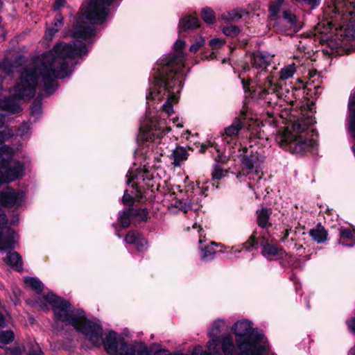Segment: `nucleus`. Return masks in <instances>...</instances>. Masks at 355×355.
<instances>
[{"label":"nucleus","instance_id":"48","mask_svg":"<svg viewBox=\"0 0 355 355\" xmlns=\"http://www.w3.org/2000/svg\"><path fill=\"white\" fill-rule=\"evenodd\" d=\"M346 324H347L349 329L352 332L355 333V317L352 318L350 320H347Z\"/></svg>","mask_w":355,"mask_h":355},{"label":"nucleus","instance_id":"4","mask_svg":"<svg viewBox=\"0 0 355 355\" xmlns=\"http://www.w3.org/2000/svg\"><path fill=\"white\" fill-rule=\"evenodd\" d=\"M298 86L292 87L293 97L290 100V116L293 118L290 130V153L302 155L315 144L309 128L315 123L314 103L306 96V88L302 80L297 78Z\"/></svg>","mask_w":355,"mask_h":355},{"label":"nucleus","instance_id":"41","mask_svg":"<svg viewBox=\"0 0 355 355\" xmlns=\"http://www.w3.org/2000/svg\"><path fill=\"white\" fill-rule=\"evenodd\" d=\"M139 235H140V234L137 231H135V230L129 231L125 237V241L127 243H134V241L136 239H137V236H139Z\"/></svg>","mask_w":355,"mask_h":355},{"label":"nucleus","instance_id":"52","mask_svg":"<svg viewBox=\"0 0 355 355\" xmlns=\"http://www.w3.org/2000/svg\"><path fill=\"white\" fill-rule=\"evenodd\" d=\"M348 355H355V345L350 349Z\"/></svg>","mask_w":355,"mask_h":355},{"label":"nucleus","instance_id":"33","mask_svg":"<svg viewBox=\"0 0 355 355\" xmlns=\"http://www.w3.org/2000/svg\"><path fill=\"white\" fill-rule=\"evenodd\" d=\"M340 236L341 239L355 241V230L341 227L340 229Z\"/></svg>","mask_w":355,"mask_h":355},{"label":"nucleus","instance_id":"60","mask_svg":"<svg viewBox=\"0 0 355 355\" xmlns=\"http://www.w3.org/2000/svg\"><path fill=\"white\" fill-rule=\"evenodd\" d=\"M210 57H211V59H213V58H214V53H212V54L210 55Z\"/></svg>","mask_w":355,"mask_h":355},{"label":"nucleus","instance_id":"16","mask_svg":"<svg viewBox=\"0 0 355 355\" xmlns=\"http://www.w3.org/2000/svg\"><path fill=\"white\" fill-rule=\"evenodd\" d=\"M306 62H309L307 58H294L293 62L290 64V77L294 73L304 74L306 72V67H304Z\"/></svg>","mask_w":355,"mask_h":355},{"label":"nucleus","instance_id":"13","mask_svg":"<svg viewBox=\"0 0 355 355\" xmlns=\"http://www.w3.org/2000/svg\"><path fill=\"white\" fill-rule=\"evenodd\" d=\"M272 210L265 207L257 211V223L259 227L267 228L268 227L271 226V223L269 222Z\"/></svg>","mask_w":355,"mask_h":355},{"label":"nucleus","instance_id":"40","mask_svg":"<svg viewBox=\"0 0 355 355\" xmlns=\"http://www.w3.org/2000/svg\"><path fill=\"white\" fill-rule=\"evenodd\" d=\"M24 349V347H21L19 346L8 347L6 349V355H22Z\"/></svg>","mask_w":355,"mask_h":355},{"label":"nucleus","instance_id":"32","mask_svg":"<svg viewBox=\"0 0 355 355\" xmlns=\"http://www.w3.org/2000/svg\"><path fill=\"white\" fill-rule=\"evenodd\" d=\"M227 173V171L224 170L220 166L216 164L214 166V169L211 173L212 178L214 180H218L225 176Z\"/></svg>","mask_w":355,"mask_h":355},{"label":"nucleus","instance_id":"9","mask_svg":"<svg viewBox=\"0 0 355 355\" xmlns=\"http://www.w3.org/2000/svg\"><path fill=\"white\" fill-rule=\"evenodd\" d=\"M259 243L262 247V254L269 259H278L286 255V252L277 246L275 241L267 232L263 233L258 241L257 232H254L249 239L243 243V248L246 250H251L252 248H257Z\"/></svg>","mask_w":355,"mask_h":355},{"label":"nucleus","instance_id":"19","mask_svg":"<svg viewBox=\"0 0 355 355\" xmlns=\"http://www.w3.org/2000/svg\"><path fill=\"white\" fill-rule=\"evenodd\" d=\"M312 239L318 243H323L327 240V232L320 224L311 229L309 232Z\"/></svg>","mask_w":355,"mask_h":355},{"label":"nucleus","instance_id":"56","mask_svg":"<svg viewBox=\"0 0 355 355\" xmlns=\"http://www.w3.org/2000/svg\"><path fill=\"white\" fill-rule=\"evenodd\" d=\"M284 16L285 18H288V12L287 11H285L284 12Z\"/></svg>","mask_w":355,"mask_h":355},{"label":"nucleus","instance_id":"14","mask_svg":"<svg viewBox=\"0 0 355 355\" xmlns=\"http://www.w3.org/2000/svg\"><path fill=\"white\" fill-rule=\"evenodd\" d=\"M0 109L13 114L17 113L21 110V107L17 103L15 98L10 96L0 98Z\"/></svg>","mask_w":355,"mask_h":355},{"label":"nucleus","instance_id":"7","mask_svg":"<svg viewBox=\"0 0 355 355\" xmlns=\"http://www.w3.org/2000/svg\"><path fill=\"white\" fill-rule=\"evenodd\" d=\"M171 128L167 125L165 119H148L140 127V138L149 142L148 148L154 154V159L159 157L168 151L167 139L164 137Z\"/></svg>","mask_w":355,"mask_h":355},{"label":"nucleus","instance_id":"35","mask_svg":"<svg viewBox=\"0 0 355 355\" xmlns=\"http://www.w3.org/2000/svg\"><path fill=\"white\" fill-rule=\"evenodd\" d=\"M145 173H146L145 171H143L139 170V169L137 170V173L135 175L134 174L132 171H128V173L127 175V176L128 177V184L130 182L134 181L135 179H136L137 180H139V179L144 180V179H145L144 174Z\"/></svg>","mask_w":355,"mask_h":355},{"label":"nucleus","instance_id":"8","mask_svg":"<svg viewBox=\"0 0 355 355\" xmlns=\"http://www.w3.org/2000/svg\"><path fill=\"white\" fill-rule=\"evenodd\" d=\"M25 199L24 191L6 187L0 190V208L17 209L21 207ZM8 223L7 216L3 210L0 209V230H3ZM14 242L10 237L3 238L0 231V250L14 248Z\"/></svg>","mask_w":355,"mask_h":355},{"label":"nucleus","instance_id":"23","mask_svg":"<svg viewBox=\"0 0 355 355\" xmlns=\"http://www.w3.org/2000/svg\"><path fill=\"white\" fill-rule=\"evenodd\" d=\"M214 246H217L215 242H211L210 245L202 248L201 259L205 261L211 260L214 258L216 250Z\"/></svg>","mask_w":355,"mask_h":355},{"label":"nucleus","instance_id":"42","mask_svg":"<svg viewBox=\"0 0 355 355\" xmlns=\"http://www.w3.org/2000/svg\"><path fill=\"white\" fill-rule=\"evenodd\" d=\"M225 44L223 40L219 38H214L210 40L209 45L213 49H218L222 47Z\"/></svg>","mask_w":355,"mask_h":355},{"label":"nucleus","instance_id":"59","mask_svg":"<svg viewBox=\"0 0 355 355\" xmlns=\"http://www.w3.org/2000/svg\"><path fill=\"white\" fill-rule=\"evenodd\" d=\"M2 5H3V2L1 0H0V8H1Z\"/></svg>","mask_w":355,"mask_h":355},{"label":"nucleus","instance_id":"17","mask_svg":"<svg viewBox=\"0 0 355 355\" xmlns=\"http://www.w3.org/2000/svg\"><path fill=\"white\" fill-rule=\"evenodd\" d=\"M275 141L282 149L287 150L288 148V127L285 125L278 130L275 135Z\"/></svg>","mask_w":355,"mask_h":355},{"label":"nucleus","instance_id":"44","mask_svg":"<svg viewBox=\"0 0 355 355\" xmlns=\"http://www.w3.org/2000/svg\"><path fill=\"white\" fill-rule=\"evenodd\" d=\"M299 3H306L312 8L318 7L320 3V0H296Z\"/></svg>","mask_w":355,"mask_h":355},{"label":"nucleus","instance_id":"43","mask_svg":"<svg viewBox=\"0 0 355 355\" xmlns=\"http://www.w3.org/2000/svg\"><path fill=\"white\" fill-rule=\"evenodd\" d=\"M204 40L200 37L198 39L194 44L190 46V51L192 53L197 52L199 49L204 44Z\"/></svg>","mask_w":355,"mask_h":355},{"label":"nucleus","instance_id":"53","mask_svg":"<svg viewBox=\"0 0 355 355\" xmlns=\"http://www.w3.org/2000/svg\"><path fill=\"white\" fill-rule=\"evenodd\" d=\"M295 248H296V250L297 251H302V250H303L302 245H300L299 248H298V247H297V245L295 244ZM298 254H299L300 256L302 255V253H300V252H299Z\"/></svg>","mask_w":355,"mask_h":355},{"label":"nucleus","instance_id":"2","mask_svg":"<svg viewBox=\"0 0 355 355\" xmlns=\"http://www.w3.org/2000/svg\"><path fill=\"white\" fill-rule=\"evenodd\" d=\"M185 42L178 40L174 44L173 53L161 60L155 69V85L146 95L147 101H167L162 105V110L168 116L173 113V106L178 102V94L184 80L185 55L182 50Z\"/></svg>","mask_w":355,"mask_h":355},{"label":"nucleus","instance_id":"24","mask_svg":"<svg viewBox=\"0 0 355 355\" xmlns=\"http://www.w3.org/2000/svg\"><path fill=\"white\" fill-rule=\"evenodd\" d=\"M133 216L131 209H128L126 211H123L119 218L121 225L123 228L128 227L130 225L131 221L134 220Z\"/></svg>","mask_w":355,"mask_h":355},{"label":"nucleus","instance_id":"21","mask_svg":"<svg viewBox=\"0 0 355 355\" xmlns=\"http://www.w3.org/2000/svg\"><path fill=\"white\" fill-rule=\"evenodd\" d=\"M188 155V153L184 148L182 146L176 147L172 153L173 164L175 166H180L182 162L187 159Z\"/></svg>","mask_w":355,"mask_h":355},{"label":"nucleus","instance_id":"36","mask_svg":"<svg viewBox=\"0 0 355 355\" xmlns=\"http://www.w3.org/2000/svg\"><path fill=\"white\" fill-rule=\"evenodd\" d=\"M0 69L6 74H10L13 71V67L11 62L8 59L5 58L0 63Z\"/></svg>","mask_w":355,"mask_h":355},{"label":"nucleus","instance_id":"31","mask_svg":"<svg viewBox=\"0 0 355 355\" xmlns=\"http://www.w3.org/2000/svg\"><path fill=\"white\" fill-rule=\"evenodd\" d=\"M31 114L32 116L39 117L42 114V103L39 99H35L31 107Z\"/></svg>","mask_w":355,"mask_h":355},{"label":"nucleus","instance_id":"12","mask_svg":"<svg viewBox=\"0 0 355 355\" xmlns=\"http://www.w3.org/2000/svg\"><path fill=\"white\" fill-rule=\"evenodd\" d=\"M4 261L18 272L23 269L21 257L17 252H8L6 257L4 258Z\"/></svg>","mask_w":355,"mask_h":355},{"label":"nucleus","instance_id":"37","mask_svg":"<svg viewBox=\"0 0 355 355\" xmlns=\"http://www.w3.org/2000/svg\"><path fill=\"white\" fill-rule=\"evenodd\" d=\"M242 15L237 10H232L227 14H223L222 18L227 21H236L241 19Z\"/></svg>","mask_w":355,"mask_h":355},{"label":"nucleus","instance_id":"38","mask_svg":"<svg viewBox=\"0 0 355 355\" xmlns=\"http://www.w3.org/2000/svg\"><path fill=\"white\" fill-rule=\"evenodd\" d=\"M223 32L227 36L234 37L239 33L240 29L236 26H230L224 27Z\"/></svg>","mask_w":355,"mask_h":355},{"label":"nucleus","instance_id":"11","mask_svg":"<svg viewBox=\"0 0 355 355\" xmlns=\"http://www.w3.org/2000/svg\"><path fill=\"white\" fill-rule=\"evenodd\" d=\"M246 114L244 108L241 111L239 117H236L233 121L232 125L225 129L223 134V139L227 143L235 141L237 139L239 132L246 124Z\"/></svg>","mask_w":355,"mask_h":355},{"label":"nucleus","instance_id":"3","mask_svg":"<svg viewBox=\"0 0 355 355\" xmlns=\"http://www.w3.org/2000/svg\"><path fill=\"white\" fill-rule=\"evenodd\" d=\"M44 300L52 306L56 321L72 325L93 346L100 347L103 345L105 351L112 355H123V352L125 353L126 349L129 347L139 348L124 342L119 343L116 334L113 331L109 332L103 338L101 325L87 319L83 311L71 309V304L60 297L48 293L44 296Z\"/></svg>","mask_w":355,"mask_h":355},{"label":"nucleus","instance_id":"47","mask_svg":"<svg viewBox=\"0 0 355 355\" xmlns=\"http://www.w3.org/2000/svg\"><path fill=\"white\" fill-rule=\"evenodd\" d=\"M279 78L281 80L288 78V67H285L282 69Z\"/></svg>","mask_w":355,"mask_h":355},{"label":"nucleus","instance_id":"46","mask_svg":"<svg viewBox=\"0 0 355 355\" xmlns=\"http://www.w3.org/2000/svg\"><path fill=\"white\" fill-rule=\"evenodd\" d=\"M123 202L125 205H130L133 203V198L125 191L123 196Z\"/></svg>","mask_w":355,"mask_h":355},{"label":"nucleus","instance_id":"58","mask_svg":"<svg viewBox=\"0 0 355 355\" xmlns=\"http://www.w3.org/2000/svg\"><path fill=\"white\" fill-rule=\"evenodd\" d=\"M288 234V230L286 229L285 230V236H287Z\"/></svg>","mask_w":355,"mask_h":355},{"label":"nucleus","instance_id":"45","mask_svg":"<svg viewBox=\"0 0 355 355\" xmlns=\"http://www.w3.org/2000/svg\"><path fill=\"white\" fill-rule=\"evenodd\" d=\"M27 355H42V350L37 345H33Z\"/></svg>","mask_w":355,"mask_h":355},{"label":"nucleus","instance_id":"55","mask_svg":"<svg viewBox=\"0 0 355 355\" xmlns=\"http://www.w3.org/2000/svg\"><path fill=\"white\" fill-rule=\"evenodd\" d=\"M136 190H137V192L139 193V194H138V195L137 196V198H141L142 196H141V194L140 191H139L137 188H136Z\"/></svg>","mask_w":355,"mask_h":355},{"label":"nucleus","instance_id":"34","mask_svg":"<svg viewBox=\"0 0 355 355\" xmlns=\"http://www.w3.org/2000/svg\"><path fill=\"white\" fill-rule=\"evenodd\" d=\"M284 0H274L270 4L269 11L271 16H275L279 12Z\"/></svg>","mask_w":355,"mask_h":355},{"label":"nucleus","instance_id":"25","mask_svg":"<svg viewBox=\"0 0 355 355\" xmlns=\"http://www.w3.org/2000/svg\"><path fill=\"white\" fill-rule=\"evenodd\" d=\"M25 284L35 290L37 293H40L43 288V284L38 279L34 277H27L24 279Z\"/></svg>","mask_w":355,"mask_h":355},{"label":"nucleus","instance_id":"5","mask_svg":"<svg viewBox=\"0 0 355 355\" xmlns=\"http://www.w3.org/2000/svg\"><path fill=\"white\" fill-rule=\"evenodd\" d=\"M273 59V55L268 52L259 51L253 54L252 58V67L260 69L257 76V87L253 90L252 98L263 100L268 105L278 98H282L284 89L282 85L273 83V75L267 70ZM286 92L288 90L285 88Z\"/></svg>","mask_w":355,"mask_h":355},{"label":"nucleus","instance_id":"30","mask_svg":"<svg viewBox=\"0 0 355 355\" xmlns=\"http://www.w3.org/2000/svg\"><path fill=\"white\" fill-rule=\"evenodd\" d=\"M201 16L202 19L208 24H213L215 21V15L214 11L208 8L202 10Z\"/></svg>","mask_w":355,"mask_h":355},{"label":"nucleus","instance_id":"18","mask_svg":"<svg viewBox=\"0 0 355 355\" xmlns=\"http://www.w3.org/2000/svg\"><path fill=\"white\" fill-rule=\"evenodd\" d=\"M63 24V17L60 13L56 14L54 18L53 26L47 28L44 34L46 40H51Z\"/></svg>","mask_w":355,"mask_h":355},{"label":"nucleus","instance_id":"20","mask_svg":"<svg viewBox=\"0 0 355 355\" xmlns=\"http://www.w3.org/2000/svg\"><path fill=\"white\" fill-rule=\"evenodd\" d=\"M200 26V21L197 17L187 16L180 21L179 28L180 31L198 28Z\"/></svg>","mask_w":355,"mask_h":355},{"label":"nucleus","instance_id":"28","mask_svg":"<svg viewBox=\"0 0 355 355\" xmlns=\"http://www.w3.org/2000/svg\"><path fill=\"white\" fill-rule=\"evenodd\" d=\"M132 214H133V218L138 222L147 220L148 211L146 209L142 208H132Z\"/></svg>","mask_w":355,"mask_h":355},{"label":"nucleus","instance_id":"10","mask_svg":"<svg viewBox=\"0 0 355 355\" xmlns=\"http://www.w3.org/2000/svg\"><path fill=\"white\" fill-rule=\"evenodd\" d=\"M226 326V322L222 320H216L212 325L211 329L209 330L208 335L210 338L209 340L207 343V347L209 349V352L216 355L217 352H215L216 347L218 346L220 347V338L223 335H220L222 331L224 330L225 327ZM218 353H219L218 352ZM220 355V354H218Z\"/></svg>","mask_w":355,"mask_h":355},{"label":"nucleus","instance_id":"15","mask_svg":"<svg viewBox=\"0 0 355 355\" xmlns=\"http://www.w3.org/2000/svg\"><path fill=\"white\" fill-rule=\"evenodd\" d=\"M6 319L4 315L0 312V327L5 326ZM15 338L13 331H0V347H3L4 345L11 343Z\"/></svg>","mask_w":355,"mask_h":355},{"label":"nucleus","instance_id":"57","mask_svg":"<svg viewBox=\"0 0 355 355\" xmlns=\"http://www.w3.org/2000/svg\"><path fill=\"white\" fill-rule=\"evenodd\" d=\"M340 244H342L343 245H346V246H349V247H352L353 246V244H351V245H346L343 243H341V242H339Z\"/></svg>","mask_w":355,"mask_h":355},{"label":"nucleus","instance_id":"50","mask_svg":"<svg viewBox=\"0 0 355 355\" xmlns=\"http://www.w3.org/2000/svg\"><path fill=\"white\" fill-rule=\"evenodd\" d=\"M317 71L315 69H309L307 76L309 78H313L316 76Z\"/></svg>","mask_w":355,"mask_h":355},{"label":"nucleus","instance_id":"54","mask_svg":"<svg viewBox=\"0 0 355 355\" xmlns=\"http://www.w3.org/2000/svg\"><path fill=\"white\" fill-rule=\"evenodd\" d=\"M182 209L185 213H187L189 210L191 209V208L190 206H185Z\"/></svg>","mask_w":355,"mask_h":355},{"label":"nucleus","instance_id":"22","mask_svg":"<svg viewBox=\"0 0 355 355\" xmlns=\"http://www.w3.org/2000/svg\"><path fill=\"white\" fill-rule=\"evenodd\" d=\"M303 24L302 17L290 14V33L298 32L302 28Z\"/></svg>","mask_w":355,"mask_h":355},{"label":"nucleus","instance_id":"29","mask_svg":"<svg viewBox=\"0 0 355 355\" xmlns=\"http://www.w3.org/2000/svg\"><path fill=\"white\" fill-rule=\"evenodd\" d=\"M128 244L134 245L139 252H144L148 248V241L141 234L134 241V243H129Z\"/></svg>","mask_w":355,"mask_h":355},{"label":"nucleus","instance_id":"6","mask_svg":"<svg viewBox=\"0 0 355 355\" xmlns=\"http://www.w3.org/2000/svg\"><path fill=\"white\" fill-rule=\"evenodd\" d=\"M4 124V117L0 114V128ZM13 136L12 129L6 128L0 131V185L8 184L22 178L25 173L24 164L15 159V150L3 143Z\"/></svg>","mask_w":355,"mask_h":355},{"label":"nucleus","instance_id":"1","mask_svg":"<svg viewBox=\"0 0 355 355\" xmlns=\"http://www.w3.org/2000/svg\"><path fill=\"white\" fill-rule=\"evenodd\" d=\"M114 0H85L73 28L71 44L60 42L49 51L35 59L21 74L15 87V92H54L57 79L71 73L73 60L87 51L84 41L95 35V24H102Z\"/></svg>","mask_w":355,"mask_h":355},{"label":"nucleus","instance_id":"27","mask_svg":"<svg viewBox=\"0 0 355 355\" xmlns=\"http://www.w3.org/2000/svg\"><path fill=\"white\" fill-rule=\"evenodd\" d=\"M255 163V157H243L242 160L243 170L246 171L247 175H250L253 172Z\"/></svg>","mask_w":355,"mask_h":355},{"label":"nucleus","instance_id":"49","mask_svg":"<svg viewBox=\"0 0 355 355\" xmlns=\"http://www.w3.org/2000/svg\"><path fill=\"white\" fill-rule=\"evenodd\" d=\"M64 3H65L64 0H55L54 8L55 10L59 9L60 8L64 6Z\"/></svg>","mask_w":355,"mask_h":355},{"label":"nucleus","instance_id":"39","mask_svg":"<svg viewBox=\"0 0 355 355\" xmlns=\"http://www.w3.org/2000/svg\"><path fill=\"white\" fill-rule=\"evenodd\" d=\"M30 130L29 124L26 122L21 123L17 130V135L20 137H25L28 135Z\"/></svg>","mask_w":355,"mask_h":355},{"label":"nucleus","instance_id":"26","mask_svg":"<svg viewBox=\"0 0 355 355\" xmlns=\"http://www.w3.org/2000/svg\"><path fill=\"white\" fill-rule=\"evenodd\" d=\"M333 1L334 10L335 13L343 12V7L346 6L347 3H349L353 8H355V0H331Z\"/></svg>","mask_w":355,"mask_h":355},{"label":"nucleus","instance_id":"51","mask_svg":"<svg viewBox=\"0 0 355 355\" xmlns=\"http://www.w3.org/2000/svg\"><path fill=\"white\" fill-rule=\"evenodd\" d=\"M193 227L194 229H197V228H198V225H197L196 223H194V224H193ZM201 231H202V229L201 227H199V230H198V232H200ZM202 234H201V233H200V235H199V237H200V238H199V243H202Z\"/></svg>","mask_w":355,"mask_h":355},{"label":"nucleus","instance_id":"61","mask_svg":"<svg viewBox=\"0 0 355 355\" xmlns=\"http://www.w3.org/2000/svg\"><path fill=\"white\" fill-rule=\"evenodd\" d=\"M242 82H243V87H245V83H244V80H243Z\"/></svg>","mask_w":355,"mask_h":355}]
</instances>
